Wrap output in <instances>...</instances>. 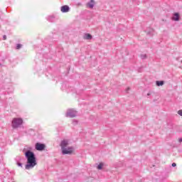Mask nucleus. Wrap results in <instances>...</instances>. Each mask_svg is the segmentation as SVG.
Returning a JSON list of instances; mask_svg holds the SVG:
<instances>
[{
	"mask_svg": "<svg viewBox=\"0 0 182 182\" xmlns=\"http://www.w3.org/2000/svg\"><path fill=\"white\" fill-rule=\"evenodd\" d=\"M26 159H27V164H26V170H31L36 166V158L35 157V154L31 151H27L26 152Z\"/></svg>",
	"mask_w": 182,
	"mask_h": 182,
	"instance_id": "1",
	"label": "nucleus"
},
{
	"mask_svg": "<svg viewBox=\"0 0 182 182\" xmlns=\"http://www.w3.org/2000/svg\"><path fill=\"white\" fill-rule=\"evenodd\" d=\"M61 147L62 154H72L75 151V148L73 146H69L68 139H63L60 144Z\"/></svg>",
	"mask_w": 182,
	"mask_h": 182,
	"instance_id": "2",
	"label": "nucleus"
},
{
	"mask_svg": "<svg viewBox=\"0 0 182 182\" xmlns=\"http://www.w3.org/2000/svg\"><path fill=\"white\" fill-rule=\"evenodd\" d=\"M22 123H23L22 118H14L11 122V126L13 129H18Z\"/></svg>",
	"mask_w": 182,
	"mask_h": 182,
	"instance_id": "3",
	"label": "nucleus"
},
{
	"mask_svg": "<svg viewBox=\"0 0 182 182\" xmlns=\"http://www.w3.org/2000/svg\"><path fill=\"white\" fill-rule=\"evenodd\" d=\"M65 116L67 117H76L77 116V112L72 109H68Z\"/></svg>",
	"mask_w": 182,
	"mask_h": 182,
	"instance_id": "4",
	"label": "nucleus"
},
{
	"mask_svg": "<svg viewBox=\"0 0 182 182\" xmlns=\"http://www.w3.org/2000/svg\"><path fill=\"white\" fill-rule=\"evenodd\" d=\"M36 150H38V151H42V150H45V144L36 143Z\"/></svg>",
	"mask_w": 182,
	"mask_h": 182,
	"instance_id": "5",
	"label": "nucleus"
},
{
	"mask_svg": "<svg viewBox=\"0 0 182 182\" xmlns=\"http://www.w3.org/2000/svg\"><path fill=\"white\" fill-rule=\"evenodd\" d=\"M95 4L96 3L95 2V0H90V1L87 4V6L90 9H93V8H95Z\"/></svg>",
	"mask_w": 182,
	"mask_h": 182,
	"instance_id": "6",
	"label": "nucleus"
},
{
	"mask_svg": "<svg viewBox=\"0 0 182 182\" xmlns=\"http://www.w3.org/2000/svg\"><path fill=\"white\" fill-rule=\"evenodd\" d=\"M172 21H180V14L178 13H174L172 16Z\"/></svg>",
	"mask_w": 182,
	"mask_h": 182,
	"instance_id": "7",
	"label": "nucleus"
},
{
	"mask_svg": "<svg viewBox=\"0 0 182 182\" xmlns=\"http://www.w3.org/2000/svg\"><path fill=\"white\" fill-rule=\"evenodd\" d=\"M92 38L93 37L90 33H85L83 36V39H85L86 41H90L92 39Z\"/></svg>",
	"mask_w": 182,
	"mask_h": 182,
	"instance_id": "8",
	"label": "nucleus"
},
{
	"mask_svg": "<svg viewBox=\"0 0 182 182\" xmlns=\"http://www.w3.org/2000/svg\"><path fill=\"white\" fill-rule=\"evenodd\" d=\"M69 9H70V8L68 7V6L65 5V6H61L60 10H61V12L66 13V12H69Z\"/></svg>",
	"mask_w": 182,
	"mask_h": 182,
	"instance_id": "9",
	"label": "nucleus"
},
{
	"mask_svg": "<svg viewBox=\"0 0 182 182\" xmlns=\"http://www.w3.org/2000/svg\"><path fill=\"white\" fill-rule=\"evenodd\" d=\"M156 86H163L164 85V81H156Z\"/></svg>",
	"mask_w": 182,
	"mask_h": 182,
	"instance_id": "10",
	"label": "nucleus"
},
{
	"mask_svg": "<svg viewBox=\"0 0 182 182\" xmlns=\"http://www.w3.org/2000/svg\"><path fill=\"white\" fill-rule=\"evenodd\" d=\"M103 163H100L98 166H97V169L98 170H102L103 168Z\"/></svg>",
	"mask_w": 182,
	"mask_h": 182,
	"instance_id": "11",
	"label": "nucleus"
},
{
	"mask_svg": "<svg viewBox=\"0 0 182 182\" xmlns=\"http://www.w3.org/2000/svg\"><path fill=\"white\" fill-rule=\"evenodd\" d=\"M21 48H22V45H21V44H17V46H16V49H21Z\"/></svg>",
	"mask_w": 182,
	"mask_h": 182,
	"instance_id": "12",
	"label": "nucleus"
},
{
	"mask_svg": "<svg viewBox=\"0 0 182 182\" xmlns=\"http://www.w3.org/2000/svg\"><path fill=\"white\" fill-rule=\"evenodd\" d=\"M178 114H179V116L182 117V109H180L178 111Z\"/></svg>",
	"mask_w": 182,
	"mask_h": 182,
	"instance_id": "13",
	"label": "nucleus"
},
{
	"mask_svg": "<svg viewBox=\"0 0 182 182\" xmlns=\"http://www.w3.org/2000/svg\"><path fill=\"white\" fill-rule=\"evenodd\" d=\"M127 93H129V91L130 90V87H127L126 89H125Z\"/></svg>",
	"mask_w": 182,
	"mask_h": 182,
	"instance_id": "14",
	"label": "nucleus"
},
{
	"mask_svg": "<svg viewBox=\"0 0 182 182\" xmlns=\"http://www.w3.org/2000/svg\"><path fill=\"white\" fill-rule=\"evenodd\" d=\"M141 59H146V55H141Z\"/></svg>",
	"mask_w": 182,
	"mask_h": 182,
	"instance_id": "15",
	"label": "nucleus"
},
{
	"mask_svg": "<svg viewBox=\"0 0 182 182\" xmlns=\"http://www.w3.org/2000/svg\"><path fill=\"white\" fill-rule=\"evenodd\" d=\"M17 164H18V167H22V164L21 163H18Z\"/></svg>",
	"mask_w": 182,
	"mask_h": 182,
	"instance_id": "16",
	"label": "nucleus"
},
{
	"mask_svg": "<svg viewBox=\"0 0 182 182\" xmlns=\"http://www.w3.org/2000/svg\"><path fill=\"white\" fill-rule=\"evenodd\" d=\"M176 166H177V164L176 163L172 164V167H176Z\"/></svg>",
	"mask_w": 182,
	"mask_h": 182,
	"instance_id": "17",
	"label": "nucleus"
},
{
	"mask_svg": "<svg viewBox=\"0 0 182 182\" xmlns=\"http://www.w3.org/2000/svg\"><path fill=\"white\" fill-rule=\"evenodd\" d=\"M3 39H4V41H6V36L4 35V36H3Z\"/></svg>",
	"mask_w": 182,
	"mask_h": 182,
	"instance_id": "18",
	"label": "nucleus"
},
{
	"mask_svg": "<svg viewBox=\"0 0 182 182\" xmlns=\"http://www.w3.org/2000/svg\"><path fill=\"white\" fill-rule=\"evenodd\" d=\"M178 142H179V143H182V138H180V139H178Z\"/></svg>",
	"mask_w": 182,
	"mask_h": 182,
	"instance_id": "19",
	"label": "nucleus"
},
{
	"mask_svg": "<svg viewBox=\"0 0 182 182\" xmlns=\"http://www.w3.org/2000/svg\"><path fill=\"white\" fill-rule=\"evenodd\" d=\"M147 96H151V92H148Z\"/></svg>",
	"mask_w": 182,
	"mask_h": 182,
	"instance_id": "20",
	"label": "nucleus"
},
{
	"mask_svg": "<svg viewBox=\"0 0 182 182\" xmlns=\"http://www.w3.org/2000/svg\"><path fill=\"white\" fill-rule=\"evenodd\" d=\"M181 63L182 64V60H181Z\"/></svg>",
	"mask_w": 182,
	"mask_h": 182,
	"instance_id": "21",
	"label": "nucleus"
}]
</instances>
